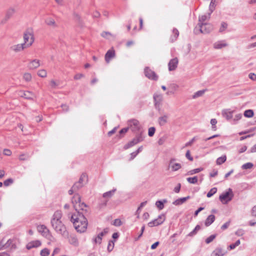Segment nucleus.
<instances>
[{"mask_svg": "<svg viewBox=\"0 0 256 256\" xmlns=\"http://www.w3.org/2000/svg\"><path fill=\"white\" fill-rule=\"evenodd\" d=\"M251 214L254 216H256V205L252 207L251 210Z\"/></svg>", "mask_w": 256, "mask_h": 256, "instance_id": "774afa93", "label": "nucleus"}, {"mask_svg": "<svg viewBox=\"0 0 256 256\" xmlns=\"http://www.w3.org/2000/svg\"><path fill=\"white\" fill-rule=\"evenodd\" d=\"M114 247V242L112 240L110 241L108 246V250L110 252H111L113 250Z\"/></svg>", "mask_w": 256, "mask_h": 256, "instance_id": "4d7b16f0", "label": "nucleus"}, {"mask_svg": "<svg viewBox=\"0 0 256 256\" xmlns=\"http://www.w3.org/2000/svg\"><path fill=\"white\" fill-rule=\"evenodd\" d=\"M37 228L38 232L40 233L43 236L48 239H50V237H52L49 230L46 226L44 224L40 225L38 226Z\"/></svg>", "mask_w": 256, "mask_h": 256, "instance_id": "1a4fd4ad", "label": "nucleus"}, {"mask_svg": "<svg viewBox=\"0 0 256 256\" xmlns=\"http://www.w3.org/2000/svg\"><path fill=\"white\" fill-rule=\"evenodd\" d=\"M226 252L222 248L218 247L212 252V256H224Z\"/></svg>", "mask_w": 256, "mask_h": 256, "instance_id": "4be33fe9", "label": "nucleus"}, {"mask_svg": "<svg viewBox=\"0 0 256 256\" xmlns=\"http://www.w3.org/2000/svg\"><path fill=\"white\" fill-rule=\"evenodd\" d=\"M42 245V242L39 240H36L31 241L27 244L26 248L30 250L32 248H36Z\"/></svg>", "mask_w": 256, "mask_h": 256, "instance_id": "aec40b11", "label": "nucleus"}, {"mask_svg": "<svg viewBox=\"0 0 256 256\" xmlns=\"http://www.w3.org/2000/svg\"><path fill=\"white\" fill-rule=\"evenodd\" d=\"M156 131V129L154 127H151L148 129V134L150 136H154Z\"/></svg>", "mask_w": 256, "mask_h": 256, "instance_id": "bf43d9fd", "label": "nucleus"}, {"mask_svg": "<svg viewBox=\"0 0 256 256\" xmlns=\"http://www.w3.org/2000/svg\"><path fill=\"white\" fill-rule=\"evenodd\" d=\"M138 144L136 140H134V139H133L131 141L128 142L127 144L124 145V148L125 150H127V149L134 146V145L136 144Z\"/></svg>", "mask_w": 256, "mask_h": 256, "instance_id": "72a5a7b5", "label": "nucleus"}, {"mask_svg": "<svg viewBox=\"0 0 256 256\" xmlns=\"http://www.w3.org/2000/svg\"><path fill=\"white\" fill-rule=\"evenodd\" d=\"M254 164L252 162H247L242 165V170H248L252 168Z\"/></svg>", "mask_w": 256, "mask_h": 256, "instance_id": "a18cd8bd", "label": "nucleus"}, {"mask_svg": "<svg viewBox=\"0 0 256 256\" xmlns=\"http://www.w3.org/2000/svg\"><path fill=\"white\" fill-rule=\"evenodd\" d=\"M217 192V188H213L210 190L207 194V197L210 198L215 194Z\"/></svg>", "mask_w": 256, "mask_h": 256, "instance_id": "8fccbe9b", "label": "nucleus"}, {"mask_svg": "<svg viewBox=\"0 0 256 256\" xmlns=\"http://www.w3.org/2000/svg\"><path fill=\"white\" fill-rule=\"evenodd\" d=\"M74 20L76 22H79V23L80 22V16L78 14H74Z\"/></svg>", "mask_w": 256, "mask_h": 256, "instance_id": "338daca9", "label": "nucleus"}, {"mask_svg": "<svg viewBox=\"0 0 256 256\" xmlns=\"http://www.w3.org/2000/svg\"><path fill=\"white\" fill-rule=\"evenodd\" d=\"M68 239L69 242L72 245L75 246H78V240L77 238L74 236H68V237H64Z\"/></svg>", "mask_w": 256, "mask_h": 256, "instance_id": "c85d7f7f", "label": "nucleus"}, {"mask_svg": "<svg viewBox=\"0 0 256 256\" xmlns=\"http://www.w3.org/2000/svg\"><path fill=\"white\" fill-rule=\"evenodd\" d=\"M128 124L132 130L134 132H138L140 129V125L138 120H132L128 121Z\"/></svg>", "mask_w": 256, "mask_h": 256, "instance_id": "9b49d317", "label": "nucleus"}, {"mask_svg": "<svg viewBox=\"0 0 256 256\" xmlns=\"http://www.w3.org/2000/svg\"><path fill=\"white\" fill-rule=\"evenodd\" d=\"M227 27H228V24L226 22H222L221 24V26L220 28L219 32H223L226 29Z\"/></svg>", "mask_w": 256, "mask_h": 256, "instance_id": "603ef678", "label": "nucleus"}, {"mask_svg": "<svg viewBox=\"0 0 256 256\" xmlns=\"http://www.w3.org/2000/svg\"><path fill=\"white\" fill-rule=\"evenodd\" d=\"M228 46V44L226 40H220L214 43L213 48L216 50H220L226 48Z\"/></svg>", "mask_w": 256, "mask_h": 256, "instance_id": "f3484780", "label": "nucleus"}, {"mask_svg": "<svg viewBox=\"0 0 256 256\" xmlns=\"http://www.w3.org/2000/svg\"><path fill=\"white\" fill-rule=\"evenodd\" d=\"M113 224L116 226H119L122 225V222L120 219H116L114 222Z\"/></svg>", "mask_w": 256, "mask_h": 256, "instance_id": "680f3d73", "label": "nucleus"}, {"mask_svg": "<svg viewBox=\"0 0 256 256\" xmlns=\"http://www.w3.org/2000/svg\"><path fill=\"white\" fill-rule=\"evenodd\" d=\"M62 215V212L60 210L55 212L51 219L50 224L56 232L61 234L64 237H68V232L65 225L61 220Z\"/></svg>", "mask_w": 256, "mask_h": 256, "instance_id": "f257e3e1", "label": "nucleus"}, {"mask_svg": "<svg viewBox=\"0 0 256 256\" xmlns=\"http://www.w3.org/2000/svg\"><path fill=\"white\" fill-rule=\"evenodd\" d=\"M18 96L28 100H32L36 97L35 94L30 91L20 90L18 92Z\"/></svg>", "mask_w": 256, "mask_h": 256, "instance_id": "f8f14e48", "label": "nucleus"}, {"mask_svg": "<svg viewBox=\"0 0 256 256\" xmlns=\"http://www.w3.org/2000/svg\"><path fill=\"white\" fill-rule=\"evenodd\" d=\"M244 234V230L242 228L238 229L235 232V234L238 236H242Z\"/></svg>", "mask_w": 256, "mask_h": 256, "instance_id": "5fc2aeb1", "label": "nucleus"}, {"mask_svg": "<svg viewBox=\"0 0 256 256\" xmlns=\"http://www.w3.org/2000/svg\"><path fill=\"white\" fill-rule=\"evenodd\" d=\"M37 74L41 78H46L47 76V72L44 69H40L38 71Z\"/></svg>", "mask_w": 256, "mask_h": 256, "instance_id": "e433bc0d", "label": "nucleus"}, {"mask_svg": "<svg viewBox=\"0 0 256 256\" xmlns=\"http://www.w3.org/2000/svg\"><path fill=\"white\" fill-rule=\"evenodd\" d=\"M176 160L174 158H172L170 162V166L172 168V171H176L180 169L182 166L179 163H174V162Z\"/></svg>", "mask_w": 256, "mask_h": 256, "instance_id": "5701e85b", "label": "nucleus"}, {"mask_svg": "<svg viewBox=\"0 0 256 256\" xmlns=\"http://www.w3.org/2000/svg\"><path fill=\"white\" fill-rule=\"evenodd\" d=\"M166 202V200H164L163 201L158 200L156 202V205L160 210H162L164 208V204Z\"/></svg>", "mask_w": 256, "mask_h": 256, "instance_id": "c9c22d12", "label": "nucleus"}, {"mask_svg": "<svg viewBox=\"0 0 256 256\" xmlns=\"http://www.w3.org/2000/svg\"><path fill=\"white\" fill-rule=\"evenodd\" d=\"M23 78L26 82H30L32 80V75L30 73L26 72L23 75Z\"/></svg>", "mask_w": 256, "mask_h": 256, "instance_id": "de8ad7c7", "label": "nucleus"}, {"mask_svg": "<svg viewBox=\"0 0 256 256\" xmlns=\"http://www.w3.org/2000/svg\"><path fill=\"white\" fill-rule=\"evenodd\" d=\"M254 114V112L252 110H248L244 111V115L245 117L246 118H252Z\"/></svg>", "mask_w": 256, "mask_h": 256, "instance_id": "58836bf2", "label": "nucleus"}, {"mask_svg": "<svg viewBox=\"0 0 256 256\" xmlns=\"http://www.w3.org/2000/svg\"><path fill=\"white\" fill-rule=\"evenodd\" d=\"M215 220V216L214 214H210L206 218L204 224L206 226H208L212 224Z\"/></svg>", "mask_w": 256, "mask_h": 256, "instance_id": "bb28decb", "label": "nucleus"}, {"mask_svg": "<svg viewBox=\"0 0 256 256\" xmlns=\"http://www.w3.org/2000/svg\"><path fill=\"white\" fill-rule=\"evenodd\" d=\"M178 60L177 58L170 60L168 64V70L173 71L176 69L178 65Z\"/></svg>", "mask_w": 256, "mask_h": 256, "instance_id": "a211bd4d", "label": "nucleus"}, {"mask_svg": "<svg viewBox=\"0 0 256 256\" xmlns=\"http://www.w3.org/2000/svg\"><path fill=\"white\" fill-rule=\"evenodd\" d=\"M178 36H179L178 30L176 28H174L172 30V34L171 35L170 38V41L172 42H174V41H176V40Z\"/></svg>", "mask_w": 256, "mask_h": 256, "instance_id": "cd10ccee", "label": "nucleus"}, {"mask_svg": "<svg viewBox=\"0 0 256 256\" xmlns=\"http://www.w3.org/2000/svg\"><path fill=\"white\" fill-rule=\"evenodd\" d=\"M101 36L106 39H110V38H114V36L108 32H103L100 34Z\"/></svg>", "mask_w": 256, "mask_h": 256, "instance_id": "473e14b6", "label": "nucleus"}, {"mask_svg": "<svg viewBox=\"0 0 256 256\" xmlns=\"http://www.w3.org/2000/svg\"><path fill=\"white\" fill-rule=\"evenodd\" d=\"M40 60L37 59L30 60L28 67L30 70H35L40 66Z\"/></svg>", "mask_w": 256, "mask_h": 256, "instance_id": "6ab92c4d", "label": "nucleus"}, {"mask_svg": "<svg viewBox=\"0 0 256 256\" xmlns=\"http://www.w3.org/2000/svg\"><path fill=\"white\" fill-rule=\"evenodd\" d=\"M165 220V216L164 215H160L157 218L149 222L148 224L149 227H153L158 226L162 224Z\"/></svg>", "mask_w": 256, "mask_h": 256, "instance_id": "9d476101", "label": "nucleus"}, {"mask_svg": "<svg viewBox=\"0 0 256 256\" xmlns=\"http://www.w3.org/2000/svg\"><path fill=\"white\" fill-rule=\"evenodd\" d=\"M145 76L150 80H157L158 76L149 67H146L144 70Z\"/></svg>", "mask_w": 256, "mask_h": 256, "instance_id": "6e6552de", "label": "nucleus"}, {"mask_svg": "<svg viewBox=\"0 0 256 256\" xmlns=\"http://www.w3.org/2000/svg\"><path fill=\"white\" fill-rule=\"evenodd\" d=\"M116 188H113L111 190L104 193L102 195L103 198H104L105 200H108L109 199L111 198L114 194L116 192Z\"/></svg>", "mask_w": 256, "mask_h": 256, "instance_id": "a878e982", "label": "nucleus"}, {"mask_svg": "<svg viewBox=\"0 0 256 256\" xmlns=\"http://www.w3.org/2000/svg\"><path fill=\"white\" fill-rule=\"evenodd\" d=\"M115 56V52L114 50H108L105 55V60L107 63H109L111 58Z\"/></svg>", "mask_w": 256, "mask_h": 256, "instance_id": "393cba45", "label": "nucleus"}, {"mask_svg": "<svg viewBox=\"0 0 256 256\" xmlns=\"http://www.w3.org/2000/svg\"><path fill=\"white\" fill-rule=\"evenodd\" d=\"M213 29L212 26L210 23H204L202 24H198L194 29V31L196 32L197 30L204 34H206L210 33Z\"/></svg>", "mask_w": 256, "mask_h": 256, "instance_id": "423d86ee", "label": "nucleus"}, {"mask_svg": "<svg viewBox=\"0 0 256 256\" xmlns=\"http://www.w3.org/2000/svg\"><path fill=\"white\" fill-rule=\"evenodd\" d=\"M24 40L22 43L26 48L30 46L34 42V38L33 32L31 30H28L24 34Z\"/></svg>", "mask_w": 256, "mask_h": 256, "instance_id": "20e7f679", "label": "nucleus"}, {"mask_svg": "<svg viewBox=\"0 0 256 256\" xmlns=\"http://www.w3.org/2000/svg\"><path fill=\"white\" fill-rule=\"evenodd\" d=\"M248 78L252 80H256V74L254 73H250L248 74Z\"/></svg>", "mask_w": 256, "mask_h": 256, "instance_id": "69168bd1", "label": "nucleus"}, {"mask_svg": "<svg viewBox=\"0 0 256 256\" xmlns=\"http://www.w3.org/2000/svg\"><path fill=\"white\" fill-rule=\"evenodd\" d=\"M108 232L107 229H104L102 232L99 233L96 237L92 238V242L96 244H100L102 243V237L107 234Z\"/></svg>", "mask_w": 256, "mask_h": 256, "instance_id": "dca6fc26", "label": "nucleus"}, {"mask_svg": "<svg viewBox=\"0 0 256 256\" xmlns=\"http://www.w3.org/2000/svg\"><path fill=\"white\" fill-rule=\"evenodd\" d=\"M210 13H208V14L202 15L199 16L198 23V24H202L207 22L210 18Z\"/></svg>", "mask_w": 256, "mask_h": 256, "instance_id": "b1692460", "label": "nucleus"}, {"mask_svg": "<svg viewBox=\"0 0 256 256\" xmlns=\"http://www.w3.org/2000/svg\"><path fill=\"white\" fill-rule=\"evenodd\" d=\"M6 248H10L11 249H16V248L14 240L9 239L4 244H0V250Z\"/></svg>", "mask_w": 256, "mask_h": 256, "instance_id": "ddd939ff", "label": "nucleus"}, {"mask_svg": "<svg viewBox=\"0 0 256 256\" xmlns=\"http://www.w3.org/2000/svg\"><path fill=\"white\" fill-rule=\"evenodd\" d=\"M154 100V104L156 108L158 111H160V107L163 100V96L160 93H155L153 96Z\"/></svg>", "mask_w": 256, "mask_h": 256, "instance_id": "0eeeda50", "label": "nucleus"}, {"mask_svg": "<svg viewBox=\"0 0 256 256\" xmlns=\"http://www.w3.org/2000/svg\"><path fill=\"white\" fill-rule=\"evenodd\" d=\"M240 244V240H238L235 243L231 244L229 246L228 248L230 250H234V249L236 246H239Z\"/></svg>", "mask_w": 256, "mask_h": 256, "instance_id": "3c124183", "label": "nucleus"}, {"mask_svg": "<svg viewBox=\"0 0 256 256\" xmlns=\"http://www.w3.org/2000/svg\"><path fill=\"white\" fill-rule=\"evenodd\" d=\"M144 136L142 134V132H140V134L136 135L135 138L134 139L136 140L138 144L140 142H142L144 140Z\"/></svg>", "mask_w": 256, "mask_h": 256, "instance_id": "79ce46f5", "label": "nucleus"}, {"mask_svg": "<svg viewBox=\"0 0 256 256\" xmlns=\"http://www.w3.org/2000/svg\"><path fill=\"white\" fill-rule=\"evenodd\" d=\"M203 170V168H195L192 170L188 172V174L192 175L198 173L199 172L202 171Z\"/></svg>", "mask_w": 256, "mask_h": 256, "instance_id": "49530a36", "label": "nucleus"}, {"mask_svg": "<svg viewBox=\"0 0 256 256\" xmlns=\"http://www.w3.org/2000/svg\"><path fill=\"white\" fill-rule=\"evenodd\" d=\"M28 156L25 154H22L19 156V160H26L28 159Z\"/></svg>", "mask_w": 256, "mask_h": 256, "instance_id": "0e129e2a", "label": "nucleus"}, {"mask_svg": "<svg viewBox=\"0 0 256 256\" xmlns=\"http://www.w3.org/2000/svg\"><path fill=\"white\" fill-rule=\"evenodd\" d=\"M25 48H26V47L23 44H12L10 47V50L16 53L20 52Z\"/></svg>", "mask_w": 256, "mask_h": 256, "instance_id": "4468645a", "label": "nucleus"}, {"mask_svg": "<svg viewBox=\"0 0 256 256\" xmlns=\"http://www.w3.org/2000/svg\"><path fill=\"white\" fill-rule=\"evenodd\" d=\"M218 2L217 0H212L209 6V13H212L214 10L216 3Z\"/></svg>", "mask_w": 256, "mask_h": 256, "instance_id": "ea45409f", "label": "nucleus"}, {"mask_svg": "<svg viewBox=\"0 0 256 256\" xmlns=\"http://www.w3.org/2000/svg\"><path fill=\"white\" fill-rule=\"evenodd\" d=\"M14 180L12 178H8L4 181V184L5 186H10V184H12Z\"/></svg>", "mask_w": 256, "mask_h": 256, "instance_id": "13d9d810", "label": "nucleus"}, {"mask_svg": "<svg viewBox=\"0 0 256 256\" xmlns=\"http://www.w3.org/2000/svg\"><path fill=\"white\" fill-rule=\"evenodd\" d=\"M50 250L47 248H45L41 250L40 254L41 256H48L50 254Z\"/></svg>", "mask_w": 256, "mask_h": 256, "instance_id": "09e8293b", "label": "nucleus"}, {"mask_svg": "<svg viewBox=\"0 0 256 256\" xmlns=\"http://www.w3.org/2000/svg\"><path fill=\"white\" fill-rule=\"evenodd\" d=\"M82 184H81V182H76L74 186H72L73 188H74V190H77L80 188H82Z\"/></svg>", "mask_w": 256, "mask_h": 256, "instance_id": "6e6d98bb", "label": "nucleus"}, {"mask_svg": "<svg viewBox=\"0 0 256 256\" xmlns=\"http://www.w3.org/2000/svg\"><path fill=\"white\" fill-rule=\"evenodd\" d=\"M200 226L196 225V226L195 227V228L193 230L188 234V236H194L197 233L198 231L200 230Z\"/></svg>", "mask_w": 256, "mask_h": 256, "instance_id": "a19ab883", "label": "nucleus"}, {"mask_svg": "<svg viewBox=\"0 0 256 256\" xmlns=\"http://www.w3.org/2000/svg\"><path fill=\"white\" fill-rule=\"evenodd\" d=\"M205 92H206V90H198V91L196 92L193 95L192 98H197L198 97L202 96L204 94Z\"/></svg>", "mask_w": 256, "mask_h": 256, "instance_id": "37998d69", "label": "nucleus"}, {"mask_svg": "<svg viewBox=\"0 0 256 256\" xmlns=\"http://www.w3.org/2000/svg\"><path fill=\"white\" fill-rule=\"evenodd\" d=\"M186 156L190 161L193 160V158L191 156L190 151L189 150H188L186 151Z\"/></svg>", "mask_w": 256, "mask_h": 256, "instance_id": "e2e57ef3", "label": "nucleus"}, {"mask_svg": "<svg viewBox=\"0 0 256 256\" xmlns=\"http://www.w3.org/2000/svg\"><path fill=\"white\" fill-rule=\"evenodd\" d=\"M216 234H212V235L210 236L209 237H208L206 240V242L207 244H210V242H211L216 238Z\"/></svg>", "mask_w": 256, "mask_h": 256, "instance_id": "864d4df0", "label": "nucleus"}, {"mask_svg": "<svg viewBox=\"0 0 256 256\" xmlns=\"http://www.w3.org/2000/svg\"><path fill=\"white\" fill-rule=\"evenodd\" d=\"M75 229L78 232H84L87 229L88 220L83 213L75 212L70 217Z\"/></svg>", "mask_w": 256, "mask_h": 256, "instance_id": "f03ea898", "label": "nucleus"}, {"mask_svg": "<svg viewBox=\"0 0 256 256\" xmlns=\"http://www.w3.org/2000/svg\"><path fill=\"white\" fill-rule=\"evenodd\" d=\"M16 12V10L14 8H9L6 14V20L9 19Z\"/></svg>", "mask_w": 256, "mask_h": 256, "instance_id": "7c9ffc66", "label": "nucleus"}, {"mask_svg": "<svg viewBox=\"0 0 256 256\" xmlns=\"http://www.w3.org/2000/svg\"><path fill=\"white\" fill-rule=\"evenodd\" d=\"M186 180L187 181L190 183V184H195L196 183H197L198 182V177L196 176H194V177H192V178H186Z\"/></svg>", "mask_w": 256, "mask_h": 256, "instance_id": "c03bdc74", "label": "nucleus"}, {"mask_svg": "<svg viewBox=\"0 0 256 256\" xmlns=\"http://www.w3.org/2000/svg\"><path fill=\"white\" fill-rule=\"evenodd\" d=\"M226 160V155H224L217 158L216 162L218 165H220L224 163Z\"/></svg>", "mask_w": 256, "mask_h": 256, "instance_id": "f704fd0d", "label": "nucleus"}, {"mask_svg": "<svg viewBox=\"0 0 256 256\" xmlns=\"http://www.w3.org/2000/svg\"><path fill=\"white\" fill-rule=\"evenodd\" d=\"M234 110H232L230 109H224L222 112V114L227 120H232L233 114Z\"/></svg>", "mask_w": 256, "mask_h": 256, "instance_id": "2eb2a0df", "label": "nucleus"}, {"mask_svg": "<svg viewBox=\"0 0 256 256\" xmlns=\"http://www.w3.org/2000/svg\"><path fill=\"white\" fill-rule=\"evenodd\" d=\"M242 118V114H238L234 116V117L232 119V123L233 124H236Z\"/></svg>", "mask_w": 256, "mask_h": 256, "instance_id": "4c0bfd02", "label": "nucleus"}, {"mask_svg": "<svg viewBox=\"0 0 256 256\" xmlns=\"http://www.w3.org/2000/svg\"><path fill=\"white\" fill-rule=\"evenodd\" d=\"M234 193L232 188H229L228 191L223 192L219 196L220 201L223 204H227L229 202L232 200L234 197Z\"/></svg>", "mask_w": 256, "mask_h": 256, "instance_id": "39448f33", "label": "nucleus"}, {"mask_svg": "<svg viewBox=\"0 0 256 256\" xmlns=\"http://www.w3.org/2000/svg\"><path fill=\"white\" fill-rule=\"evenodd\" d=\"M170 118V114H165L160 116L158 120V124L160 126H164L168 122Z\"/></svg>", "mask_w": 256, "mask_h": 256, "instance_id": "412c9836", "label": "nucleus"}, {"mask_svg": "<svg viewBox=\"0 0 256 256\" xmlns=\"http://www.w3.org/2000/svg\"><path fill=\"white\" fill-rule=\"evenodd\" d=\"M189 198V196H187L177 199L172 202V204L176 206L182 204L188 199Z\"/></svg>", "mask_w": 256, "mask_h": 256, "instance_id": "2f4dec72", "label": "nucleus"}, {"mask_svg": "<svg viewBox=\"0 0 256 256\" xmlns=\"http://www.w3.org/2000/svg\"><path fill=\"white\" fill-rule=\"evenodd\" d=\"M196 140V137H194L190 141L188 142H186V144H185V146L186 147H187V146H190Z\"/></svg>", "mask_w": 256, "mask_h": 256, "instance_id": "052dcab7", "label": "nucleus"}, {"mask_svg": "<svg viewBox=\"0 0 256 256\" xmlns=\"http://www.w3.org/2000/svg\"><path fill=\"white\" fill-rule=\"evenodd\" d=\"M72 202L74 205V207L75 208L76 212H79V210H85V208H86V205L83 202H81L80 198L78 194H75L72 198Z\"/></svg>", "mask_w": 256, "mask_h": 256, "instance_id": "7ed1b4c3", "label": "nucleus"}, {"mask_svg": "<svg viewBox=\"0 0 256 256\" xmlns=\"http://www.w3.org/2000/svg\"><path fill=\"white\" fill-rule=\"evenodd\" d=\"M45 22L47 25L48 26L55 28L57 26V25L56 23L55 20L51 18H48L45 20Z\"/></svg>", "mask_w": 256, "mask_h": 256, "instance_id": "c756f323", "label": "nucleus"}]
</instances>
